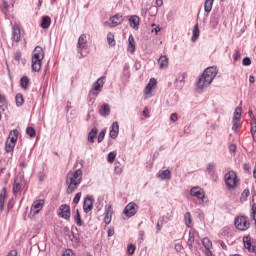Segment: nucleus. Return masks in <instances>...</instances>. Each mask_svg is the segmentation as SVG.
<instances>
[{
  "label": "nucleus",
  "instance_id": "nucleus-1",
  "mask_svg": "<svg viewBox=\"0 0 256 256\" xmlns=\"http://www.w3.org/2000/svg\"><path fill=\"white\" fill-rule=\"evenodd\" d=\"M81 181H83V171L81 169L69 171L65 182L67 195H71L81 185Z\"/></svg>",
  "mask_w": 256,
  "mask_h": 256
},
{
  "label": "nucleus",
  "instance_id": "nucleus-2",
  "mask_svg": "<svg viewBox=\"0 0 256 256\" xmlns=\"http://www.w3.org/2000/svg\"><path fill=\"white\" fill-rule=\"evenodd\" d=\"M215 77H217V68L216 67L206 68L198 80V83H197L198 89H204V87H208V85L213 83V79H215Z\"/></svg>",
  "mask_w": 256,
  "mask_h": 256
},
{
  "label": "nucleus",
  "instance_id": "nucleus-3",
  "mask_svg": "<svg viewBox=\"0 0 256 256\" xmlns=\"http://www.w3.org/2000/svg\"><path fill=\"white\" fill-rule=\"evenodd\" d=\"M43 59H45V51H43L41 46H36L31 58V67L34 73H39V71H41Z\"/></svg>",
  "mask_w": 256,
  "mask_h": 256
},
{
  "label": "nucleus",
  "instance_id": "nucleus-4",
  "mask_svg": "<svg viewBox=\"0 0 256 256\" xmlns=\"http://www.w3.org/2000/svg\"><path fill=\"white\" fill-rule=\"evenodd\" d=\"M17 139H19V130L14 129L9 133L8 139L5 144L6 153H13L15 145H17Z\"/></svg>",
  "mask_w": 256,
  "mask_h": 256
},
{
  "label": "nucleus",
  "instance_id": "nucleus-5",
  "mask_svg": "<svg viewBox=\"0 0 256 256\" xmlns=\"http://www.w3.org/2000/svg\"><path fill=\"white\" fill-rule=\"evenodd\" d=\"M225 184L227 189H235L237 185H239V178L237 177V174L234 171H229L225 175Z\"/></svg>",
  "mask_w": 256,
  "mask_h": 256
},
{
  "label": "nucleus",
  "instance_id": "nucleus-6",
  "mask_svg": "<svg viewBox=\"0 0 256 256\" xmlns=\"http://www.w3.org/2000/svg\"><path fill=\"white\" fill-rule=\"evenodd\" d=\"M77 49L80 55L79 59H83V57L87 56V54L83 53V50H87V35L85 34L80 35V37L78 38Z\"/></svg>",
  "mask_w": 256,
  "mask_h": 256
},
{
  "label": "nucleus",
  "instance_id": "nucleus-7",
  "mask_svg": "<svg viewBox=\"0 0 256 256\" xmlns=\"http://www.w3.org/2000/svg\"><path fill=\"white\" fill-rule=\"evenodd\" d=\"M243 113V109L241 107H237L234 111L233 118H232V130L237 132V129L241 127V115Z\"/></svg>",
  "mask_w": 256,
  "mask_h": 256
},
{
  "label": "nucleus",
  "instance_id": "nucleus-8",
  "mask_svg": "<svg viewBox=\"0 0 256 256\" xmlns=\"http://www.w3.org/2000/svg\"><path fill=\"white\" fill-rule=\"evenodd\" d=\"M234 225L240 231H247L250 227L249 219L245 216H240L235 219Z\"/></svg>",
  "mask_w": 256,
  "mask_h": 256
},
{
  "label": "nucleus",
  "instance_id": "nucleus-9",
  "mask_svg": "<svg viewBox=\"0 0 256 256\" xmlns=\"http://www.w3.org/2000/svg\"><path fill=\"white\" fill-rule=\"evenodd\" d=\"M137 211H139V206L135 202H130L124 208L123 214L129 218L135 217L137 215Z\"/></svg>",
  "mask_w": 256,
  "mask_h": 256
},
{
  "label": "nucleus",
  "instance_id": "nucleus-10",
  "mask_svg": "<svg viewBox=\"0 0 256 256\" xmlns=\"http://www.w3.org/2000/svg\"><path fill=\"white\" fill-rule=\"evenodd\" d=\"M103 85H105V77H100L93 85L90 90V95H99L101 90L103 89Z\"/></svg>",
  "mask_w": 256,
  "mask_h": 256
},
{
  "label": "nucleus",
  "instance_id": "nucleus-11",
  "mask_svg": "<svg viewBox=\"0 0 256 256\" xmlns=\"http://www.w3.org/2000/svg\"><path fill=\"white\" fill-rule=\"evenodd\" d=\"M58 217L62 219H71V207L67 204H62L58 209Z\"/></svg>",
  "mask_w": 256,
  "mask_h": 256
},
{
  "label": "nucleus",
  "instance_id": "nucleus-12",
  "mask_svg": "<svg viewBox=\"0 0 256 256\" xmlns=\"http://www.w3.org/2000/svg\"><path fill=\"white\" fill-rule=\"evenodd\" d=\"M43 207H45V200L38 199L33 202L30 211L33 215H37L43 209Z\"/></svg>",
  "mask_w": 256,
  "mask_h": 256
},
{
  "label": "nucleus",
  "instance_id": "nucleus-13",
  "mask_svg": "<svg viewBox=\"0 0 256 256\" xmlns=\"http://www.w3.org/2000/svg\"><path fill=\"white\" fill-rule=\"evenodd\" d=\"M155 87H157V79L151 78L144 89V93L146 95L144 99H148V97H151V95H153V88Z\"/></svg>",
  "mask_w": 256,
  "mask_h": 256
},
{
  "label": "nucleus",
  "instance_id": "nucleus-14",
  "mask_svg": "<svg viewBox=\"0 0 256 256\" xmlns=\"http://www.w3.org/2000/svg\"><path fill=\"white\" fill-rule=\"evenodd\" d=\"M12 39L15 43H19V41H21V24L14 23L12 27Z\"/></svg>",
  "mask_w": 256,
  "mask_h": 256
},
{
  "label": "nucleus",
  "instance_id": "nucleus-15",
  "mask_svg": "<svg viewBox=\"0 0 256 256\" xmlns=\"http://www.w3.org/2000/svg\"><path fill=\"white\" fill-rule=\"evenodd\" d=\"M190 195L192 197H196V199H201V201H203V199H205V191L199 186L193 187L190 190Z\"/></svg>",
  "mask_w": 256,
  "mask_h": 256
},
{
  "label": "nucleus",
  "instance_id": "nucleus-16",
  "mask_svg": "<svg viewBox=\"0 0 256 256\" xmlns=\"http://www.w3.org/2000/svg\"><path fill=\"white\" fill-rule=\"evenodd\" d=\"M243 244L245 249H247L249 253H255V245H253V243L251 242V236H244Z\"/></svg>",
  "mask_w": 256,
  "mask_h": 256
},
{
  "label": "nucleus",
  "instance_id": "nucleus-17",
  "mask_svg": "<svg viewBox=\"0 0 256 256\" xmlns=\"http://www.w3.org/2000/svg\"><path fill=\"white\" fill-rule=\"evenodd\" d=\"M129 25L130 27H132V29H135V31H137L139 29V25L141 23V18H139V16L137 15H132L129 18Z\"/></svg>",
  "mask_w": 256,
  "mask_h": 256
},
{
  "label": "nucleus",
  "instance_id": "nucleus-18",
  "mask_svg": "<svg viewBox=\"0 0 256 256\" xmlns=\"http://www.w3.org/2000/svg\"><path fill=\"white\" fill-rule=\"evenodd\" d=\"M123 23V16L121 14H116L110 18V27H117Z\"/></svg>",
  "mask_w": 256,
  "mask_h": 256
},
{
  "label": "nucleus",
  "instance_id": "nucleus-19",
  "mask_svg": "<svg viewBox=\"0 0 256 256\" xmlns=\"http://www.w3.org/2000/svg\"><path fill=\"white\" fill-rule=\"evenodd\" d=\"M113 217V206L109 205L105 209L104 223L109 225L111 223V219Z\"/></svg>",
  "mask_w": 256,
  "mask_h": 256
},
{
  "label": "nucleus",
  "instance_id": "nucleus-20",
  "mask_svg": "<svg viewBox=\"0 0 256 256\" xmlns=\"http://www.w3.org/2000/svg\"><path fill=\"white\" fill-rule=\"evenodd\" d=\"M159 69H167L169 67V58L166 55H161L158 59Z\"/></svg>",
  "mask_w": 256,
  "mask_h": 256
},
{
  "label": "nucleus",
  "instance_id": "nucleus-21",
  "mask_svg": "<svg viewBox=\"0 0 256 256\" xmlns=\"http://www.w3.org/2000/svg\"><path fill=\"white\" fill-rule=\"evenodd\" d=\"M137 47V44L135 43V37H133L132 34H130L129 38H128V52L133 54L135 53V49Z\"/></svg>",
  "mask_w": 256,
  "mask_h": 256
},
{
  "label": "nucleus",
  "instance_id": "nucleus-22",
  "mask_svg": "<svg viewBox=\"0 0 256 256\" xmlns=\"http://www.w3.org/2000/svg\"><path fill=\"white\" fill-rule=\"evenodd\" d=\"M83 209L85 213H89L93 209V199L86 197L83 203Z\"/></svg>",
  "mask_w": 256,
  "mask_h": 256
},
{
  "label": "nucleus",
  "instance_id": "nucleus-23",
  "mask_svg": "<svg viewBox=\"0 0 256 256\" xmlns=\"http://www.w3.org/2000/svg\"><path fill=\"white\" fill-rule=\"evenodd\" d=\"M118 135H119V122H114L111 125L110 137L111 139H117Z\"/></svg>",
  "mask_w": 256,
  "mask_h": 256
},
{
  "label": "nucleus",
  "instance_id": "nucleus-24",
  "mask_svg": "<svg viewBox=\"0 0 256 256\" xmlns=\"http://www.w3.org/2000/svg\"><path fill=\"white\" fill-rule=\"evenodd\" d=\"M5 199H7V189L3 188L0 192V213L5 207Z\"/></svg>",
  "mask_w": 256,
  "mask_h": 256
},
{
  "label": "nucleus",
  "instance_id": "nucleus-25",
  "mask_svg": "<svg viewBox=\"0 0 256 256\" xmlns=\"http://www.w3.org/2000/svg\"><path fill=\"white\" fill-rule=\"evenodd\" d=\"M31 83V80L29 79V77L27 76H23L21 79H20V87L22 89H29V85Z\"/></svg>",
  "mask_w": 256,
  "mask_h": 256
},
{
  "label": "nucleus",
  "instance_id": "nucleus-26",
  "mask_svg": "<svg viewBox=\"0 0 256 256\" xmlns=\"http://www.w3.org/2000/svg\"><path fill=\"white\" fill-rule=\"evenodd\" d=\"M201 34V31L199 30V24H196L192 30V41L195 43L199 39V35Z\"/></svg>",
  "mask_w": 256,
  "mask_h": 256
},
{
  "label": "nucleus",
  "instance_id": "nucleus-27",
  "mask_svg": "<svg viewBox=\"0 0 256 256\" xmlns=\"http://www.w3.org/2000/svg\"><path fill=\"white\" fill-rule=\"evenodd\" d=\"M50 26H51V17L43 16L42 22H41L42 29H49Z\"/></svg>",
  "mask_w": 256,
  "mask_h": 256
},
{
  "label": "nucleus",
  "instance_id": "nucleus-28",
  "mask_svg": "<svg viewBox=\"0 0 256 256\" xmlns=\"http://www.w3.org/2000/svg\"><path fill=\"white\" fill-rule=\"evenodd\" d=\"M159 179H162V181L171 179V171L169 170H163L159 172L158 174Z\"/></svg>",
  "mask_w": 256,
  "mask_h": 256
},
{
  "label": "nucleus",
  "instance_id": "nucleus-29",
  "mask_svg": "<svg viewBox=\"0 0 256 256\" xmlns=\"http://www.w3.org/2000/svg\"><path fill=\"white\" fill-rule=\"evenodd\" d=\"M98 129L97 128H92L91 131L88 134V141L89 143H95V137H97V133H98Z\"/></svg>",
  "mask_w": 256,
  "mask_h": 256
},
{
  "label": "nucleus",
  "instance_id": "nucleus-30",
  "mask_svg": "<svg viewBox=\"0 0 256 256\" xmlns=\"http://www.w3.org/2000/svg\"><path fill=\"white\" fill-rule=\"evenodd\" d=\"M187 243L189 249H193V243H195V230H190Z\"/></svg>",
  "mask_w": 256,
  "mask_h": 256
},
{
  "label": "nucleus",
  "instance_id": "nucleus-31",
  "mask_svg": "<svg viewBox=\"0 0 256 256\" xmlns=\"http://www.w3.org/2000/svg\"><path fill=\"white\" fill-rule=\"evenodd\" d=\"M74 222L77 225V227L83 226V220L81 219V213L79 212V209L76 210V215L74 216Z\"/></svg>",
  "mask_w": 256,
  "mask_h": 256
},
{
  "label": "nucleus",
  "instance_id": "nucleus-32",
  "mask_svg": "<svg viewBox=\"0 0 256 256\" xmlns=\"http://www.w3.org/2000/svg\"><path fill=\"white\" fill-rule=\"evenodd\" d=\"M19 191H21V180H19V178H16L14 180V185H13L14 195H17V193H19Z\"/></svg>",
  "mask_w": 256,
  "mask_h": 256
},
{
  "label": "nucleus",
  "instance_id": "nucleus-33",
  "mask_svg": "<svg viewBox=\"0 0 256 256\" xmlns=\"http://www.w3.org/2000/svg\"><path fill=\"white\" fill-rule=\"evenodd\" d=\"M215 0H205L204 3V11L206 13H211V10L213 9V3Z\"/></svg>",
  "mask_w": 256,
  "mask_h": 256
},
{
  "label": "nucleus",
  "instance_id": "nucleus-34",
  "mask_svg": "<svg viewBox=\"0 0 256 256\" xmlns=\"http://www.w3.org/2000/svg\"><path fill=\"white\" fill-rule=\"evenodd\" d=\"M16 99V105L17 107L23 106V103H25V98H23V94L18 93L15 97Z\"/></svg>",
  "mask_w": 256,
  "mask_h": 256
},
{
  "label": "nucleus",
  "instance_id": "nucleus-35",
  "mask_svg": "<svg viewBox=\"0 0 256 256\" xmlns=\"http://www.w3.org/2000/svg\"><path fill=\"white\" fill-rule=\"evenodd\" d=\"M107 41L110 47H115V35H113V33L109 32L107 34Z\"/></svg>",
  "mask_w": 256,
  "mask_h": 256
},
{
  "label": "nucleus",
  "instance_id": "nucleus-36",
  "mask_svg": "<svg viewBox=\"0 0 256 256\" xmlns=\"http://www.w3.org/2000/svg\"><path fill=\"white\" fill-rule=\"evenodd\" d=\"M202 245L205 247V249H211V247H213V242L206 237L202 239Z\"/></svg>",
  "mask_w": 256,
  "mask_h": 256
},
{
  "label": "nucleus",
  "instance_id": "nucleus-37",
  "mask_svg": "<svg viewBox=\"0 0 256 256\" xmlns=\"http://www.w3.org/2000/svg\"><path fill=\"white\" fill-rule=\"evenodd\" d=\"M184 221H185V225H187L188 227L191 226V213L190 212L185 213Z\"/></svg>",
  "mask_w": 256,
  "mask_h": 256
},
{
  "label": "nucleus",
  "instance_id": "nucleus-38",
  "mask_svg": "<svg viewBox=\"0 0 256 256\" xmlns=\"http://www.w3.org/2000/svg\"><path fill=\"white\" fill-rule=\"evenodd\" d=\"M26 133L27 135H29V137H31L33 139V137H35V135H37V132L35 131V128L33 127H28L26 129Z\"/></svg>",
  "mask_w": 256,
  "mask_h": 256
},
{
  "label": "nucleus",
  "instance_id": "nucleus-39",
  "mask_svg": "<svg viewBox=\"0 0 256 256\" xmlns=\"http://www.w3.org/2000/svg\"><path fill=\"white\" fill-rule=\"evenodd\" d=\"M115 157H117V154L115 152H110L107 157L108 163H114Z\"/></svg>",
  "mask_w": 256,
  "mask_h": 256
},
{
  "label": "nucleus",
  "instance_id": "nucleus-40",
  "mask_svg": "<svg viewBox=\"0 0 256 256\" xmlns=\"http://www.w3.org/2000/svg\"><path fill=\"white\" fill-rule=\"evenodd\" d=\"M105 133H107V129H103L100 131L98 135V143H103V139H105Z\"/></svg>",
  "mask_w": 256,
  "mask_h": 256
},
{
  "label": "nucleus",
  "instance_id": "nucleus-41",
  "mask_svg": "<svg viewBox=\"0 0 256 256\" xmlns=\"http://www.w3.org/2000/svg\"><path fill=\"white\" fill-rule=\"evenodd\" d=\"M114 173H115L116 175H121V173H123V167H121V164H120V163H118V164L115 165V167H114Z\"/></svg>",
  "mask_w": 256,
  "mask_h": 256
},
{
  "label": "nucleus",
  "instance_id": "nucleus-42",
  "mask_svg": "<svg viewBox=\"0 0 256 256\" xmlns=\"http://www.w3.org/2000/svg\"><path fill=\"white\" fill-rule=\"evenodd\" d=\"M207 172L209 173V175H215V164H208Z\"/></svg>",
  "mask_w": 256,
  "mask_h": 256
},
{
  "label": "nucleus",
  "instance_id": "nucleus-43",
  "mask_svg": "<svg viewBox=\"0 0 256 256\" xmlns=\"http://www.w3.org/2000/svg\"><path fill=\"white\" fill-rule=\"evenodd\" d=\"M250 193L249 189H245L241 194V201H247V197H249Z\"/></svg>",
  "mask_w": 256,
  "mask_h": 256
},
{
  "label": "nucleus",
  "instance_id": "nucleus-44",
  "mask_svg": "<svg viewBox=\"0 0 256 256\" xmlns=\"http://www.w3.org/2000/svg\"><path fill=\"white\" fill-rule=\"evenodd\" d=\"M111 113V107H109V104L103 105V115H109Z\"/></svg>",
  "mask_w": 256,
  "mask_h": 256
},
{
  "label": "nucleus",
  "instance_id": "nucleus-45",
  "mask_svg": "<svg viewBox=\"0 0 256 256\" xmlns=\"http://www.w3.org/2000/svg\"><path fill=\"white\" fill-rule=\"evenodd\" d=\"M62 256H75V254L73 253V250H71V249H66V250L63 252Z\"/></svg>",
  "mask_w": 256,
  "mask_h": 256
},
{
  "label": "nucleus",
  "instance_id": "nucleus-46",
  "mask_svg": "<svg viewBox=\"0 0 256 256\" xmlns=\"http://www.w3.org/2000/svg\"><path fill=\"white\" fill-rule=\"evenodd\" d=\"M81 195H82L81 192H78L73 199V203L75 204L79 203V201H81Z\"/></svg>",
  "mask_w": 256,
  "mask_h": 256
},
{
  "label": "nucleus",
  "instance_id": "nucleus-47",
  "mask_svg": "<svg viewBox=\"0 0 256 256\" xmlns=\"http://www.w3.org/2000/svg\"><path fill=\"white\" fill-rule=\"evenodd\" d=\"M135 245H133V244H130L129 246H128V253H129V255H133L134 253H135Z\"/></svg>",
  "mask_w": 256,
  "mask_h": 256
},
{
  "label": "nucleus",
  "instance_id": "nucleus-48",
  "mask_svg": "<svg viewBox=\"0 0 256 256\" xmlns=\"http://www.w3.org/2000/svg\"><path fill=\"white\" fill-rule=\"evenodd\" d=\"M242 64H243L244 66H249V65H251V58L245 57V58L243 59V61H242Z\"/></svg>",
  "mask_w": 256,
  "mask_h": 256
},
{
  "label": "nucleus",
  "instance_id": "nucleus-49",
  "mask_svg": "<svg viewBox=\"0 0 256 256\" xmlns=\"http://www.w3.org/2000/svg\"><path fill=\"white\" fill-rule=\"evenodd\" d=\"M156 229H157L158 231H161V229H163V219H160V220L157 222Z\"/></svg>",
  "mask_w": 256,
  "mask_h": 256
},
{
  "label": "nucleus",
  "instance_id": "nucleus-50",
  "mask_svg": "<svg viewBox=\"0 0 256 256\" xmlns=\"http://www.w3.org/2000/svg\"><path fill=\"white\" fill-rule=\"evenodd\" d=\"M233 59L234 61H239V59H241V52L236 51L233 55Z\"/></svg>",
  "mask_w": 256,
  "mask_h": 256
},
{
  "label": "nucleus",
  "instance_id": "nucleus-51",
  "mask_svg": "<svg viewBox=\"0 0 256 256\" xmlns=\"http://www.w3.org/2000/svg\"><path fill=\"white\" fill-rule=\"evenodd\" d=\"M21 51H17L14 55L15 61H21Z\"/></svg>",
  "mask_w": 256,
  "mask_h": 256
},
{
  "label": "nucleus",
  "instance_id": "nucleus-52",
  "mask_svg": "<svg viewBox=\"0 0 256 256\" xmlns=\"http://www.w3.org/2000/svg\"><path fill=\"white\" fill-rule=\"evenodd\" d=\"M251 130H256V118L253 117L251 120Z\"/></svg>",
  "mask_w": 256,
  "mask_h": 256
},
{
  "label": "nucleus",
  "instance_id": "nucleus-53",
  "mask_svg": "<svg viewBox=\"0 0 256 256\" xmlns=\"http://www.w3.org/2000/svg\"><path fill=\"white\" fill-rule=\"evenodd\" d=\"M142 114H143V117H146V119H148V117H149V108L145 107Z\"/></svg>",
  "mask_w": 256,
  "mask_h": 256
},
{
  "label": "nucleus",
  "instance_id": "nucleus-54",
  "mask_svg": "<svg viewBox=\"0 0 256 256\" xmlns=\"http://www.w3.org/2000/svg\"><path fill=\"white\" fill-rule=\"evenodd\" d=\"M229 150L231 151V153H235V151H237V146H235V144H231Z\"/></svg>",
  "mask_w": 256,
  "mask_h": 256
},
{
  "label": "nucleus",
  "instance_id": "nucleus-55",
  "mask_svg": "<svg viewBox=\"0 0 256 256\" xmlns=\"http://www.w3.org/2000/svg\"><path fill=\"white\" fill-rule=\"evenodd\" d=\"M113 235H115V229L110 228V229L108 230V237H113Z\"/></svg>",
  "mask_w": 256,
  "mask_h": 256
},
{
  "label": "nucleus",
  "instance_id": "nucleus-56",
  "mask_svg": "<svg viewBox=\"0 0 256 256\" xmlns=\"http://www.w3.org/2000/svg\"><path fill=\"white\" fill-rule=\"evenodd\" d=\"M170 119L174 122L177 121V119H178L177 113H172L170 116Z\"/></svg>",
  "mask_w": 256,
  "mask_h": 256
},
{
  "label": "nucleus",
  "instance_id": "nucleus-57",
  "mask_svg": "<svg viewBox=\"0 0 256 256\" xmlns=\"http://www.w3.org/2000/svg\"><path fill=\"white\" fill-rule=\"evenodd\" d=\"M243 169H244V171H250V170H251V165H249V164H244V165H243Z\"/></svg>",
  "mask_w": 256,
  "mask_h": 256
},
{
  "label": "nucleus",
  "instance_id": "nucleus-58",
  "mask_svg": "<svg viewBox=\"0 0 256 256\" xmlns=\"http://www.w3.org/2000/svg\"><path fill=\"white\" fill-rule=\"evenodd\" d=\"M251 134H252L253 141H255L256 143V130H251Z\"/></svg>",
  "mask_w": 256,
  "mask_h": 256
},
{
  "label": "nucleus",
  "instance_id": "nucleus-59",
  "mask_svg": "<svg viewBox=\"0 0 256 256\" xmlns=\"http://www.w3.org/2000/svg\"><path fill=\"white\" fill-rule=\"evenodd\" d=\"M7 256H17V251L16 250H11Z\"/></svg>",
  "mask_w": 256,
  "mask_h": 256
},
{
  "label": "nucleus",
  "instance_id": "nucleus-60",
  "mask_svg": "<svg viewBox=\"0 0 256 256\" xmlns=\"http://www.w3.org/2000/svg\"><path fill=\"white\" fill-rule=\"evenodd\" d=\"M7 99L5 98L4 95L0 94V103H6Z\"/></svg>",
  "mask_w": 256,
  "mask_h": 256
},
{
  "label": "nucleus",
  "instance_id": "nucleus-61",
  "mask_svg": "<svg viewBox=\"0 0 256 256\" xmlns=\"http://www.w3.org/2000/svg\"><path fill=\"white\" fill-rule=\"evenodd\" d=\"M157 7H163V0H156Z\"/></svg>",
  "mask_w": 256,
  "mask_h": 256
},
{
  "label": "nucleus",
  "instance_id": "nucleus-62",
  "mask_svg": "<svg viewBox=\"0 0 256 256\" xmlns=\"http://www.w3.org/2000/svg\"><path fill=\"white\" fill-rule=\"evenodd\" d=\"M220 246L224 251H227V244H225V242H220Z\"/></svg>",
  "mask_w": 256,
  "mask_h": 256
},
{
  "label": "nucleus",
  "instance_id": "nucleus-63",
  "mask_svg": "<svg viewBox=\"0 0 256 256\" xmlns=\"http://www.w3.org/2000/svg\"><path fill=\"white\" fill-rule=\"evenodd\" d=\"M206 256H213V252H211V249H206Z\"/></svg>",
  "mask_w": 256,
  "mask_h": 256
},
{
  "label": "nucleus",
  "instance_id": "nucleus-64",
  "mask_svg": "<svg viewBox=\"0 0 256 256\" xmlns=\"http://www.w3.org/2000/svg\"><path fill=\"white\" fill-rule=\"evenodd\" d=\"M249 82L250 83H255V77L254 76H250L249 77Z\"/></svg>",
  "mask_w": 256,
  "mask_h": 256
}]
</instances>
